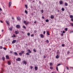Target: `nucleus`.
<instances>
[{
	"instance_id": "obj_24",
	"label": "nucleus",
	"mask_w": 73,
	"mask_h": 73,
	"mask_svg": "<svg viewBox=\"0 0 73 73\" xmlns=\"http://www.w3.org/2000/svg\"><path fill=\"white\" fill-rule=\"evenodd\" d=\"M25 12L26 14H27V13H28V11H27V10H25Z\"/></svg>"
},
{
	"instance_id": "obj_32",
	"label": "nucleus",
	"mask_w": 73,
	"mask_h": 73,
	"mask_svg": "<svg viewBox=\"0 0 73 73\" xmlns=\"http://www.w3.org/2000/svg\"><path fill=\"white\" fill-rule=\"evenodd\" d=\"M23 27L24 28V29H26V27L25 26H23Z\"/></svg>"
},
{
	"instance_id": "obj_61",
	"label": "nucleus",
	"mask_w": 73,
	"mask_h": 73,
	"mask_svg": "<svg viewBox=\"0 0 73 73\" xmlns=\"http://www.w3.org/2000/svg\"><path fill=\"white\" fill-rule=\"evenodd\" d=\"M63 33H65V31H63Z\"/></svg>"
},
{
	"instance_id": "obj_5",
	"label": "nucleus",
	"mask_w": 73,
	"mask_h": 73,
	"mask_svg": "<svg viewBox=\"0 0 73 73\" xmlns=\"http://www.w3.org/2000/svg\"><path fill=\"white\" fill-rule=\"evenodd\" d=\"M17 61H21V59L20 58H18L17 59H16Z\"/></svg>"
},
{
	"instance_id": "obj_37",
	"label": "nucleus",
	"mask_w": 73,
	"mask_h": 73,
	"mask_svg": "<svg viewBox=\"0 0 73 73\" xmlns=\"http://www.w3.org/2000/svg\"><path fill=\"white\" fill-rule=\"evenodd\" d=\"M50 69H53V68L52 67H50Z\"/></svg>"
},
{
	"instance_id": "obj_45",
	"label": "nucleus",
	"mask_w": 73,
	"mask_h": 73,
	"mask_svg": "<svg viewBox=\"0 0 73 73\" xmlns=\"http://www.w3.org/2000/svg\"><path fill=\"white\" fill-rule=\"evenodd\" d=\"M50 66H52V63H50Z\"/></svg>"
},
{
	"instance_id": "obj_25",
	"label": "nucleus",
	"mask_w": 73,
	"mask_h": 73,
	"mask_svg": "<svg viewBox=\"0 0 73 73\" xmlns=\"http://www.w3.org/2000/svg\"><path fill=\"white\" fill-rule=\"evenodd\" d=\"M30 35H31V34L29 33H27V36H30Z\"/></svg>"
},
{
	"instance_id": "obj_8",
	"label": "nucleus",
	"mask_w": 73,
	"mask_h": 73,
	"mask_svg": "<svg viewBox=\"0 0 73 73\" xmlns=\"http://www.w3.org/2000/svg\"><path fill=\"white\" fill-rule=\"evenodd\" d=\"M35 70H37V69H38V67L37 66H35Z\"/></svg>"
},
{
	"instance_id": "obj_17",
	"label": "nucleus",
	"mask_w": 73,
	"mask_h": 73,
	"mask_svg": "<svg viewBox=\"0 0 73 73\" xmlns=\"http://www.w3.org/2000/svg\"><path fill=\"white\" fill-rule=\"evenodd\" d=\"M60 52H57V55H60Z\"/></svg>"
},
{
	"instance_id": "obj_39",
	"label": "nucleus",
	"mask_w": 73,
	"mask_h": 73,
	"mask_svg": "<svg viewBox=\"0 0 73 73\" xmlns=\"http://www.w3.org/2000/svg\"><path fill=\"white\" fill-rule=\"evenodd\" d=\"M30 67L31 68V69H33V66H30Z\"/></svg>"
},
{
	"instance_id": "obj_40",
	"label": "nucleus",
	"mask_w": 73,
	"mask_h": 73,
	"mask_svg": "<svg viewBox=\"0 0 73 73\" xmlns=\"http://www.w3.org/2000/svg\"><path fill=\"white\" fill-rule=\"evenodd\" d=\"M2 60L3 61L4 60H5V58H4V57L2 58Z\"/></svg>"
},
{
	"instance_id": "obj_21",
	"label": "nucleus",
	"mask_w": 73,
	"mask_h": 73,
	"mask_svg": "<svg viewBox=\"0 0 73 73\" xmlns=\"http://www.w3.org/2000/svg\"><path fill=\"white\" fill-rule=\"evenodd\" d=\"M6 23H7V25H9V23H8V21H6Z\"/></svg>"
},
{
	"instance_id": "obj_52",
	"label": "nucleus",
	"mask_w": 73,
	"mask_h": 73,
	"mask_svg": "<svg viewBox=\"0 0 73 73\" xmlns=\"http://www.w3.org/2000/svg\"><path fill=\"white\" fill-rule=\"evenodd\" d=\"M12 20H14V17H12Z\"/></svg>"
},
{
	"instance_id": "obj_3",
	"label": "nucleus",
	"mask_w": 73,
	"mask_h": 73,
	"mask_svg": "<svg viewBox=\"0 0 73 73\" xmlns=\"http://www.w3.org/2000/svg\"><path fill=\"white\" fill-rule=\"evenodd\" d=\"M22 62L23 64H25V65H27V62H26V61L25 60L23 61Z\"/></svg>"
},
{
	"instance_id": "obj_62",
	"label": "nucleus",
	"mask_w": 73,
	"mask_h": 73,
	"mask_svg": "<svg viewBox=\"0 0 73 73\" xmlns=\"http://www.w3.org/2000/svg\"><path fill=\"white\" fill-rule=\"evenodd\" d=\"M34 23H35V24L36 23V21H35V22H34Z\"/></svg>"
},
{
	"instance_id": "obj_12",
	"label": "nucleus",
	"mask_w": 73,
	"mask_h": 73,
	"mask_svg": "<svg viewBox=\"0 0 73 73\" xmlns=\"http://www.w3.org/2000/svg\"><path fill=\"white\" fill-rule=\"evenodd\" d=\"M28 52L29 53H32V52H31V50H28Z\"/></svg>"
},
{
	"instance_id": "obj_6",
	"label": "nucleus",
	"mask_w": 73,
	"mask_h": 73,
	"mask_svg": "<svg viewBox=\"0 0 73 73\" xmlns=\"http://www.w3.org/2000/svg\"><path fill=\"white\" fill-rule=\"evenodd\" d=\"M16 40H14L13 41V42H12V44H15V42H16Z\"/></svg>"
},
{
	"instance_id": "obj_7",
	"label": "nucleus",
	"mask_w": 73,
	"mask_h": 73,
	"mask_svg": "<svg viewBox=\"0 0 73 73\" xmlns=\"http://www.w3.org/2000/svg\"><path fill=\"white\" fill-rule=\"evenodd\" d=\"M15 33H16V35H17L18 34H19V32L16 31H15Z\"/></svg>"
},
{
	"instance_id": "obj_49",
	"label": "nucleus",
	"mask_w": 73,
	"mask_h": 73,
	"mask_svg": "<svg viewBox=\"0 0 73 73\" xmlns=\"http://www.w3.org/2000/svg\"><path fill=\"white\" fill-rule=\"evenodd\" d=\"M0 22L1 23H3V21H1V20H0Z\"/></svg>"
},
{
	"instance_id": "obj_33",
	"label": "nucleus",
	"mask_w": 73,
	"mask_h": 73,
	"mask_svg": "<svg viewBox=\"0 0 73 73\" xmlns=\"http://www.w3.org/2000/svg\"><path fill=\"white\" fill-rule=\"evenodd\" d=\"M56 69L57 71H58V67L57 66L56 67Z\"/></svg>"
},
{
	"instance_id": "obj_11",
	"label": "nucleus",
	"mask_w": 73,
	"mask_h": 73,
	"mask_svg": "<svg viewBox=\"0 0 73 73\" xmlns=\"http://www.w3.org/2000/svg\"><path fill=\"white\" fill-rule=\"evenodd\" d=\"M54 17L53 16V15H51L50 16L51 19H53L54 18Z\"/></svg>"
},
{
	"instance_id": "obj_10",
	"label": "nucleus",
	"mask_w": 73,
	"mask_h": 73,
	"mask_svg": "<svg viewBox=\"0 0 73 73\" xmlns=\"http://www.w3.org/2000/svg\"><path fill=\"white\" fill-rule=\"evenodd\" d=\"M59 3L60 4H62V3H63V2H62V1H59Z\"/></svg>"
},
{
	"instance_id": "obj_30",
	"label": "nucleus",
	"mask_w": 73,
	"mask_h": 73,
	"mask_svg": "<svg viewBox=\"0 0 73 73\" xmlns=\"http://www.w3.org/2000/svg\"><path fill=\"white\" fill-rule=\"evenodd\" d=\"M65 4L66 7V6L68 5V3H65Z\"/></svg>"
},
{
	"instance_id": "obj_20",
	"label": "nucleus",
	"mask_w": 73,
	"mask_h": 73,
	"mask_svg": "<svg viewBox=\"0 0 73 73\" xmlns=\"http://www.w3.org/2000/svg\"><path fill=\"white\" fill-rule=\"evenodd\" d=\"M70 18H71V19H73V15H70Z\"/></svg>"
},
{
	"instance_id": "obj_29",
	"label": "nucleus",
	"mask_w": 73,
	"mask_h": 73,
	"mask_svg": "<svg viewBox=\"0 0 73 73\" xmlns=\"http://www.w3.org/2000/svg\"><path fill=\"white\" fill-rule=\"evenodd\" d=\"M25 7L26 8H27H27H28V6L27 5H25Z\"/></svg>"
},
{
	"instance_id": "obj_13",
	"label": "nucleus",
	"mask_w": 73,
	"mask_h": 73,
	"mask_svg": "<svg viewBox=\"0 0 73 73\" xmlns=\"http://www.w3.org/2000/svg\"><path fill=\"white\" fill-rule=\"evenodd\" d=\"M8 65H11V62H10V61H8Z\"/></svg>"
},
{
	"instance_id": "obj_19",
	"label": "nucleus",
	"mask_w": 73,
	"mask_h": 73,
	"mask_svg": "<svg viewBox=\"0 0 73 73\" xmlns=\"http://www.w3.org/2000/svg\"><path fill=\"white\" fill-rule=\"evenodd\" d=\"M59 55H57L56 56V58H59V56H59Z\"/></svg>"
},
{
	"instance_id": "obj_44",
	"label": "nucleus",
	"mask_w": 73,
	"mask_h": 73,
	"mask_svg": "<svg viewBox=\"0 0 73 73\" xmlns=\"http://www.w3.org/2000/svg\"><path fill=\"white\" fill-rule=\"evenodd\" d=\"M3 49L4 50H7V48L5 47H3Z\"/></svg>"
},
{
	"instance_id": "obj_46",
	"label": "nucleus",
	"mask_w": 73,
	"mask_h": 73,
	"mask_svg": "<svg viewBox=\"0 0 73 73\" xmlns=\"http://www.w3.org/2000/svg\"><path fill=\"white\" fill-rule=\"evenodd\" d=\"M3 48V47L2 46H0V48L1 49Z\"/></svg>"
},
{
	"instance_id": "obj_54",
	"label": "nucleus",
	"mask_w": 73,
	"mask_h": 73,
	"mask_svg": "<svg viewBox=\"0 0 73 73\" xmlns=\"http://www.w3.org/2000/svg\"><path fill=\"white\" fill-rule=\"evenodd\" d=\"M61 36H64V34L63 33H62L61 34Z\"/></svg>"
},
{
	"instance_id": "obj_14",
	"label": "nucleus",
	"mask_w": 73,
	"mask_h": 73,
	"mask_svg": "<svg viewBox=\"0 0 73 73\" xmlns=\"http://www.w3.org/2000/svg\"><path fill=\"white\" fill-rule=\"evenodd\" d=\"M46 33L48 35V36H49L50 35V34H49V31H47L46 32Z\"/></svg>"
},
{
	"instance_id": "obj_43",
	"label": "nucleus",
	"mask_w": 73,
	"mask_h": 73,
	"mask_svg": "<svg viewBox=\"0 0 73 73\" xmlns=\"http://www.w3.org/2000/svg\"><path fill=\"white\" fill-rule=\"evenodd\" d=\"M46 42L47 43H49V40H46Z\"/></svg>"
},
{
	"instance_id": "obj_55",
	"label": "nucleus",
	"mask_w": 73,
	"mask_h": 73,
	"mask_svg": "<svg viewBox=\"0 0 73 73\" xmlns=\"http://www.w3.org/2000/svg\"><path fill=\"white\" fill-rule=\"evenodd\" d=\"M2 9L0 8V11H2Z\"/></svg>"
},
{
	"instance_id": "obj_56",
	"label": "nucleus",
	"mask_w": 73,
	"mask_h": 73,
	"mask_svg": "<svg viewBox=\"0 0 73 73\" xmlns=\"http://www.w3.org/2000/svg\"><path fill=\"white\" fill-rule=\"evenodd\" d=\"M62 46H64V44H62Z\"/></svg>"
},
{
	"instance_id": "obj_27",
	"label": "nucleus",
	"mask_w": 73,
	"mask_h": 73,
	"mask_svg": "<svg viewBox=\"0 0 73 73\" xmlns=\"http://www.w3.org/2000/svg\"><path fill=\"white\" fill-rule=\"evenodd\" d=\"M46 22L48 23V22H49V20L48 19H46L45 20Z\"/></svg>"
},
{
	"instance_id": "obj_36",
	"label": "nucleus",
	"mask_w": 73,
	"mask_h": 73,
	"mask_svg": "<svg viewBox=\"0 0 73 73\" xmlns=\"http://www.w3.org/2000/svg\"><path fill=\"white\" fill-rule=\"evenodd\" d=\"M25 24H26V23H27V22H26V21H24L23 22Z\"/></svg>"
},
{
	"instance_id": "obj_42",
	"label": "nucleus",
	"mask_w": 73,
	"mask_h": 73,
	"mask_svg": "<svg viewBox=\"0 0 73 73\" xmlns=\"http://www.w3.org/2000/svg\"><path fill=\"white\" fill-rule=\"evenodd\" d=\"M31 37H33L34 36V35L33 34H32L31 35Z\"/></svg>"
},
{
	"instance_id": "obj_26",
	"label": "nucleus",
	"mask_w": 73,
	"mask_h": 73,
	"mask_svg": "<svg viewBox=\"0 0 73 73\" xmlns=\"http://www.w3.org/2000/svg\"><path fill=\"white\" fill-rule=\"evenodd\" d=\"M14 54H15V55H17L18 54L17 53V52H14Z\"/></svg>"
},
{
	"instance_id": "obj_58",
	"label": "nucleus",
	"mask_w": 73,
	"mask_h": 73,
	"mask_svg": "<svg viewBox=\"0 0 73 73\" xmlns=\"http://www.w3.org/2000/svg\"><path fill=\"white\" fill-rule=\"evenodd\" d=\"M42 19H44V17L43 16L42 17Z\"/></svg>"
},
{
	"instance_id": "obj_48",
	"label": "nucleus",
	"mask_w": 73,
	"mask_h": 73,
	"mask_svg": "<svg viewBox=\"0 0 73 73\" xmlns=\"http://www.w3.org/2000/svg\"><path fill=\"white\" fill-rule=\"evenodd\" d=\"M71 26H72V27H73V23H71Z\"/></svg>"
},
{
	"instance_id": "obj_31",
	"label": "nucleus",
	"mask_w": 73,
	"mask_h": 73,
	"mask_svg": "<svg viewBox=\"0 0 73 73\" xmlns=\"http://www.w3.org/2000/svg\"><path fill=\"white\" fill-rule=\"evenodd\" d=\"M69 53H70V52H69V51H67V54H69Z\"/></svg>"
},
{
	"instance_id": "obj_23",
	"label": "nucleus",
	"mask_w": 73,
	"mask_h": 73,
	"mask_svg": "<svg viewBox=\"0 0 73 73\" xmlns=\"http://www.w3.org/2000/svg\"><path fill=\"white\" fill-rule=\"evenodd\" d=\"M61 10L62 11H65V9L64 8H62Z\"/></svg>"
},
{
	"instance_id": "obj_59",
	"label": "nucleus",
	"mask_w": 73,
	"mask_h": 73,
	"mask_svg": "<svg viewBox=\"0 0 73 73\" xmlns=\"http://www.w3.org/2000/svg\"><path fill=\"white\" fill-rule=\"evenodd\" d=\"M37 32V31L36 30L34 31V33H36V32Z\"/></svg>"
},
{
	"instance_id": "obj_16",
	"label": "nucleus",
	"mask_w": 73,
	"mask_h": 73,
	"mask_svg": "<svg viewBox=\"0 0 73 73\" xmlns=\"http://www.w3.org/2000/svg\"><path fill=\"white\" fill-rule=\"evenodd\" d=\"M6 58L7 59H8L9 58V56L8 55H7L6 56Z\"/></svg>"
},
{
	"instance_id": "obj_4",
	"label": "nucleus",
	"mask_w": 73,
	"mask_h": 73,
	"mask_svg": "<svg viewBox=\"0 0 73 73\" xmlns=\"http://www.w3.org/2000/svg\"><path fill=\"white\" fill-rule=\"evenodd\" d=\"M16 28L18 29L20 28V25H16Z\"/></svg>"
},
{
	"instance_id": "obj_51",
	"label": "nucleus",
	"mask_w": 73,
	"mask_h": 73,
	"mask_svg": "<svg viewBox=\"0 0 73 73\" xmlns=\"http://www.w3.org/2000/svg\"><path fill=\"white\" fill-rule=\"evenodd\" d=\"M43 34H44V35H45V31H44L43 32Z\"/></svg>"
},
{
	"instance_id": "obj_64",
	"label": "nucleus",
	"mask_w": 73,
	"mask_h": 73,
	"mask_svg": "<svg viewBox=\"0 0 73 73\" xmlns=\"http://www.w3.org/2000/svg\"><path fill=\"white\" fill-rule=\"evenodd\" d=\"M26 46H28V44H26Z\"/></svg>"
},
{
	"instance_id": "obj_15",
	"label": "nucleus",
	"mask_w": 73,
	"mask_h": 73,
	"mask_svg": "<svg viewBox=\"0 0 73 73\" xmlns=\"http://www.w3.org/2000/svg\"><path fill=\"white\" fill-rule=\"evenodd\" d=\"M40 36L41 37V38H43L44 37V35L42 34H40Z\"/></svg>"
},
{
	"instance_id": "obj_9",
	"label": "nucleus",
	"mask_w": 73,
	"mask_h": 73,
	"mask_svg": "<svg viewBox=\"0 0 73 73\" xmlns=\"http://www.w3.org/2000/svg\"><path fill=\"white\" fill-rule=\"evenodd\" d=\"M17 19L18 20H20V17H17Z\"/></svg>"
},
{
	"instance_id": "obj_41",
	"label": "nucleus",
	"mask_w": 73,
	"mask_h": 73,
	"mask_svg": "<svg viewBox=\"0 0 73 73\" xmlns=\"http://www.w3.org/2000/svg\"><path fill=\"white\" fill-rule=\"evenodd\" d=\"M20 32H21V33H24V32H23V31H21Z\"/></svg>"
},
{
	"instance_id": "obj_53",
	"label": "nucleus",
	"mask_w": 73,
	"mask_h": 73,
	"mask_svg": "<svg viewBox=\"0 0 73 73\" xmlns=\"http://www.w3.org/2000/svg\"><path fill=\"white\" fill-rule=\"evenodd\" d=\"M43 12H44V11H43V10H41V13H43Z\"/></svg>"
},
{
	"instance_id": "obj_60",
	"label": "nucleus",
	"mask_w": 73,
	"mask_h": 73,
	"mask_svg": "<svg viewBox=\"0 0 73 73\" xmlns=\"http://www.w3.org/2000/svg\"><path fill=\"white\" fill-rule=\"evenodd\" d=\"M44 56V58H46V56Z\"/></svg>"
},
{
	"instance_id": "obj_38",
	"label": "nucleus",
	"mask_w": 73,
	"mask_h": 73,
	"mask_svg": "<svg viewBox=\"0 0 73 73\" xmlns=\"http://www.w3.org/2000/svg\"><path fill=\"white\" fill-rule=\"evenodd\" d=\"M60 65H61V64H58L57 65V66H60Z\"/></svg>"
},
{
	"instance_id": "obj_57",
	"label": "nucleus",
	"mask_w": 73,
	"mask_h": 73,
	"mask_svg": "<svg viewBox=\"0 0 73 73\" xmlns=\"http://www.w3.org/2000/svg\"><path fill=\"white\" fill-rule=\"evenodd\" d=\"M72 32H73V31H70V33H72Z\"/></svg>"
},
{
	"instance_id": "obj_1",
	"label": "nucleus",
	"mask_w": 73,
	"mask_h": 73,
	"mask_svg": "<svg viewBox=\"0 0 73 73\" xmlns=\"http://www.w3.org/2000/svg\"><path fill=\"white\" fill-rule=\"evenodd\" d=\"M24 54V51H22L21 52H19V55L20 56H22V54Z\"/></svg>"
},
{
	"instance_id": "obj_34",
	"label": "nucleus",
	"mask_w": 73,
	"mask_h": 73,
	"mask_svg": "<svg viewBox=\"0 0 73 73\" xmlns=\"http://www.w3.org/2000/svg\"><path fill=\"white\" fill-rule=\"evenodd\" d=\"M33 51L34 52H36V50H35V49H33Z\"/></svg>"
},
{
	"instance_id": "obj_28",
	"label": "nucleus",
	"mask_w": 73,
	"mask_h": 73,
	"mask_svg": "<svg viewBox=\"0 0 73 73\" xmlns=\"http://www.w3.org/2000/svg\"><path fill=\"white\" fill-rule=\"evenodd\" d=\"M65 30L66 31H68V28H66L65 29Z\"/></svg>"
},
{
	"instance_id": "obj_2",
	"label": "nucleus",
	"mask_w": 73,
	"mask_h": 73,
	"mask_svg": "<svg viewBox=\"0 0 73 73\" xmlns=\"http://www.w3.org/2000/svg\"><path fill=\"white\" fill-rule=\"evenodd\" d=\"M12 5V2L11 1H10L9 3V8H10L11 6Z\"/></svg>"
},
{
	"instance_id": "obj_35",
	"label": "nucleus",
	"mask_w": 73,
	"mask_h": 73,
	"mask_svg": "<svg viewBox=\"0 0 73 73\" xmlns=\"http://www.w3.org/2000/svg\"><path fill=\"white\" fill-rule=\"evenodd\" d=\"M12 29L11 28V27H10V28H9V30L10 31H12Z\"/></svg>"
},
{
	"instance_id": "obj_18",
	"label": "nucleus",
	"mask_w": 73,
	"mask_h": 73,
	"mask_svg": "<svg viewBox=\"0 0 73 73\" xmlns=\"http://www.w3.org/2000/svg\"><path fill=\"white\" fill-rule=\"evenodd\" d=\"M28 24H29V22H26L25 25H27Z\"/></svg>"
},
{
	"instance_id": "obj_50",
	"label": "nucleus",
	"mask_w": 73,
	"mask_h": 73,
	"mask_svg": "<svg viewBox=\"0 0 73 73\" xmlns=\"http://www.w3.org/2000/svg\"><path fill=\"white\" fill-rule=\"evenodd\" d=\"M71 21H73V18H71Z\"/></svg>"
},
{
	"instance_id": "obj_63",
	"label": "nucleus",
	"mask_w": 73,
	"mask_h": 73,
	"mask_svg": "<svg viewBox=\"0 0 73 73\" xmlns=\"http://www.w3.org/2000/svg\"><path fill=\"white\" fill-rule=\"evenodd\" d=\"M3 31H4V30H2V32H3Z\"/></svg>"
},
{
	"instance_id": "obj_47",
	"label": "nucleus",
	"mask_w": 73,
	"mask_h": 73,
	"mask_svg": "<svg viewBox=\"0 0 73 73\" xmlns=\"http://www.w3.org/2000/svg\"><path fill=\"white\" fill-rule=\"evenodd\" d=\"M66 68L67 70H69V68L67 66L66 67Z\"/></svg>"
},
{
	"instance_id": "obj_22",
	"label": "nucleus",
	"mask_w": 73,
	"mask_h": 73,
	"mask_svg": "<svg viewBox=\"0 0 73 73\" xmlns=\"http://www.w3.org/2000/svg\"><path fill=\"white\" fill-rule=\"evenodd\" d=\"M29 54H29V52H28L26 53V55H27V56H28V55H29Z\"/></svg>"
}]
</instances>
